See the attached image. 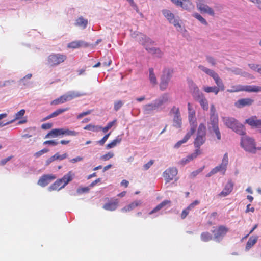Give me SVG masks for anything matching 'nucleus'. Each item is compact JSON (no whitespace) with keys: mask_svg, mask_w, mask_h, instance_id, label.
<instances>
[{"mask_svg":"<svg viewBox=\"0 0 261 261\" xmlns=\"http://www.w3.org/2000/svg\"><path fill=\"white\" fill-rule=\"evenodd\" d=\"M223 121L225 125L228 128L240 135L245 134V128L244 126L238 122V121L232 117H224L222 118Z\"/></svg>","mask_w":261,"mask_h":261,"instance_id":"nucleus-1","label":"nucleus"},{"mask_svg":"<svg viewBox=\"0 0 261 261\" xmlns=\"http://www.w3.org/2000/svg\"><path fill=\"white\" fill-rule=\"evenodd\" d=\"M198 68L205 72L207 75L212 77L217 85V87L221 91L225 90V86L222 79L219 77V75L214 70L210 69L202 65H199Z\"/></svg>","mask_w":261,"mask_h":261,"instance_id":"nucleus-2","label":"nucleus"},{"mask_svg":"<svg viewBox=\"0 0 261 261\" xmlns=\"http://www.w3.org/2000/svg\"><path fill=\"white\" fill-rule=\"evenodd\" d=\"M227 91L229 93L239 92L241 91L258 92L260 91L261 92V87L255 85L243 86L241 85H237L232 86L230 89L227 90Z\"/></svg>","mask_w":261,"mask_h":261,"instance_id":"nucleus-3","label":"nucleus"},{"mask_svg":"<svg viewBox=\"0 0 261 261\" xmlns=\"http://www.w3.org/2000/svg\"><path fill=\"white\" fill-rule=\"evenodd\" d=\"M83 94L74 91H70L65 94H64L59 98L54 99L51 101V105H58L63 103L67 101H69L74 98L80 97Z\"/></svg>","mask_w":261,"mask_h":261,"instance_id":"nucleus-4","label":"nucleus"},{"mask_svg":"<svg viewBox=\"0 0 261 261\" xmlns=\"http://www.w3.org/2000/svg\"><path fill=\"white\" fill-rule=\"evenodd\" d=\"M241 145L246 151L252 153H255L258 148L255 146L254 140L248 136H244L241 139Z\"/></svg>","mask_w":261,"mask_h":261,"instance_id":"nucleus-5","label":"nucleus"},{"mask_svg":"<svg viewBox=\"0 0 261 261\" xmlns=\"http://www.w3.org/2000/svg\"><path fill=\"white\" fill-rule=\"evenodd\" d=\"M67 59L66 55L61 54H52L47 57V64L55 67L63 63Z\"/></svg>","mask_w":261,"mask_h":261,"instance_id":"nucleus-6","label":"nucleus"},{"mask_svg":"<svg viewBox=\"0 0 261 261\" xmlns=\"http://www.w3.org/2000/svg\"><path fill=\"white\" fill-rule=\"evenodd\" d=\"M193 96L194 99L199 102L200 106L204 110H207L208 109V101L203 94L199 91L197 86L194 87Z\"/></svg>","mask_w":261,"mask_h":261,"instance_id":"nucleus-7","label":"nucleus"},{"mask_svg":"<svg viewBox=\"0 0 261 261\" xmlns=\"http://www.w3.org/2000/svg\"><path fill=\"white\" fill-rule=\"evenodd\" d=\"M170 114L173 115V126L177 128H180L182 125L180 110L178 107L173 106L170 111Z\"/></svg>","mask_w":261,"mask_h":261,"instance_id":"nucleus-8","label":"nucleus"},{"mask_svg":"<svg viewBox=\"0 0 261 261\" xmlns=\"http://www.w3.org/2000/svg\"><path fill=\"white\" fill-rule=\"evenodd\" d=\"M141 38L142 40H140V43L145 47L146 49L149 53L153 54H157L159 55L162 54V52L159 48L154 47L150 48L147 47V44L151 43L152 42L150 38L145 35H142Z\"/></svg>","mask_w":261,"mask_h":261,"instance_id":"nucleus-9","label":"nucleus"},{"mask_svg":"<svg viewBox=\"0 0 261 261\" xmlns=\"http://www.w3.org/2000/svg\"><path fill=\"white\" fill-rule=\"evenodd\" d=\"M178 171L176 168L172 167L166 169L163 173V176L167 182L172 180L177 174Z\"/></svg>","mask_w":261,"mask_h":261,"instance_id":"nucleus-10","label":"nucleus"},{"mask_svg":"<svg viewBox=\"0 0 261 261\" xmlns=\"http://www.w3.org/2000/svg\"><path fill=\"white\" fill-rule=\"evenodd\" d=\"M229 231V228L224 225H220L218 228L213 231L214 234V238L219 239L223 237Z\"/></svg>","mask_w":261,"mask_h":261,"instance_id":"nucleus-11","label":"nucleus"},{"mask_svg":"<svg viewBox=\"0 0 261 261\" xmlns=\"http://www.w3.org/2000/svg\"><path fill=\"white\" fill-rule=\"evenodd\" d=\"M188 119L189 122L192 126L191 127H194L195 130L197 126L196 120L195 118V111L192 108L190 103H188Z\"/></svg>","mask_w":261,"mask_h":261,"instance_id":"nucleus-12","label":"nucleus"},{"mask_svg":"<svg viewBox=\"0 0 261 261\" xmlns=\"http://www.w3.org/2000/svg\"><path fill=\"white\" fill-rule=\"evenodd\" d=\"M162 13L164 16L169 20L170 23H173L175 27H181L178 19H175L174 15L168 10H163Z\"/></svg>","mask_w":261,"mask_h":261,"instance_id":"nucleus-13","label":"nucleus"},{"mask_svg":"<svg viewBox=\"0 0 261 261\" xmlns=\"http://www.w3.org/2000/svg\"><path fill=\"white\" fill-rule=\"evenodd\" d=\"M119 200L118 199H112L110 201L106 203L102 206L105 210L109 211H115L119 206Z\"/></svg>","mask_w":261,"mask_h":261,"instance_id":"nucleus-14","label":"nucleus"},{"mask_svg":"<svg viewBox=\"0 0 261 261\" xmlns=\"http://www.w3.org/2000/svg\"><path fill=\"white\" fill-rule=\"evenodd\" d=\"M56 176L52 174H46L42 176L38 181V184L41 187L47 186L51 181L54 180Z\"/></svg>","mask_w":261,"mask_h":261,"instance_id":"nucleus-15","label":"nucleus"},{"mask_svg":"<svg viewBox=\"0 0 261 261\" xmlns=\"http://www.w3.org/2000/svg\"><path fill=\"white\" fill-rule=\"evenodd\" d=\"M254 100L250 98H242L237 100L235 103V106L238 108H241L246 106H250L253 104Z\"/></svg>","mask_w":261,"mask_h":261,"instance_id":"nucleus-16","label":"nucleus"},{"mask_svg":"<svg viewBox=\"0 0 261 261\" xmlns=\"http://www.w3.org/2000/svg\"><path fill=\"white\" fill-rule=\"evenodd\" d=\"M201 152L200 149H196L195 152L191 154L188 155L186 158H183L180 161V164L182 165H185L188 163L190 161L196 158L198 155L200 154Z\"/></svg>","mask_w":261,"mask_h":261,"instance_id":"nucleus-17","label":"nucleus"},{"mask_svg":"<svg viewBox=\"0 0 261 261\" xmlns=\"http://www.w3.org/2000/svg\"><path fill=\"white\" fill-rule=\"evenodd\" d=\"M197 7L198 9L202 13H207L212 16L214 15V11L213 9L210 7L208 5L203 3H198L197 5Z\"/></svg>","mask_w":261,"mask_h":261,"instance_id":"nucleus-18","label":"nucleus"},{"mask_svg":"<svg viewBox=\"0 0 261 261\" xmlns=\"http://www.w3.org/2000/svg\"><path fill=\"white\" fill-rule=\"evenodd\" d=\"M245 122L252 127L259 128L261 127V120L257 119L256 116H252L245 120Z\"/></svg>","mask_w":261,"mask_h":261,"instance_id":"nucleus-19","label":"nucleus"},{"mask_svg":"<svg viewBox=\"0 0 261 261\" xmlns=\"http://www.w3.org/2000/svg\"><path fill=\"white\" fill-rule=\"evenodd\" d=\"M195 132V128L191 127L190 130L188 132L186 135L185 136L182 140L178 141L174 145V147L176 148H179L181 145L183 143L187 142V141L189 139L191 136Z\"/></svg>","mask_w":261,"mask_h":261,"instance_id":"nucleus-20","label":"nucleus"},{"mask_svg":"<svg viewBox=\"0 0 261 261\" xmlns=\"http://www.w3.org/2000/svg\"><path fill=\"white\" fill-rule=\"evenodd\" d=\"M233 184L231 181H228L225 185L222 191L220 193V196L225 197L229 195L232 191Z\"/></svg>","mask_w":261,"mask_h":261,"instance_id":"nucleus-21","label":"nucleus"},{"mask_svg":"<svg viewBox=\"0 0 261 261\" xmlns=\"http://www.w3.org/2000/svg\"><path fill=\"white\" fill-rule=\"evenodd\" d=\"M89 45L87 43L81 40L74 41L68 43L67 45L68 48L73 49L80 48L82 46L87 47Z\"/></svg>","mask_w":261,"mask_h":261,"instance_id":"nucleus-22","label":"nucleus"},{"mask_svg":"<svg viewBox=\"0 0 261 261\" xmlns=\"http://www.w3.org/2000/svg\"><path fill=\"white\" fill-rule=\"evenodd\" d=\"M142 204V201L141 200H136L135 201L127 206L123 207L121 209V211L123 212H127L131 211L135 207L140 205Z\"/></svg>","mask_w":261,"mask_h":261,"instance_id":"nucleus-23","label":"nucleus"},{"mask_svg":"<svg viewBox=\"0 0 261 261\" xmlns=\"http://www.w3.org/2000/svg\"><path fill=\"white\" fill-rule=\"evenodd\" d=\"M74 176L75 174L72 171H69L66 174L64 175V176L61 178L63 183V186L65 187L70 181H72Z\"/></svg>","mask_w":261,"mask_h":261,"instance_id":"nucleus-24","label":"nucleus"},{"mask_svg":"<svg viewBox=\"0 0 261 261\" xmlns=\"http://www.w3.org/2000/svg\"><path fill=\"white\" fill-rule=\"evenodd\" d=\"M61 135H63L62 128H55L51 130L48 133H47L45 138H54Z\"/></svg>","mask_w":261,"mask_h":261,"instance_id":"nucleus-25","label":"nucleus"},{"mask_svg":"<svg viewBox=\"0 0 261 261\" xmlns=\"http://www.w3.org/2000/svg\"><path fill=\"white\" fill-rule=\"evenodd\" d=\"M64 187H65V186H63V183L62 180L61 179H59L48 188V190L50 191L54 190L59 191Z\"/></svg>","mask_w":261,"mask_h":261,"instance_id":"nucleus-26","label":"nucleus"},{"mask_svg":"<svg viewBox=\"0 0 261 261\" xmlns=\"http://www.w3.org/2000/svg\"><path fill=\"white\" fill-rule=\"evenodd\" d=\"M205 136L197 135L194 142L196 149H200V147L205 142Z\"/></svg>","mask_w":261,"mask_h":261,"instance_id":"nucleus-27","label":"nucleus"},{"mask_svg":"<svg viewBox=\"0 0 261 261\" xmlns=\"http://www.w3.org/2000/svg\"><path fill=\"white\" fill-rule=\"evenodd\" d=\"M173 72L174 71L172 69L165 68L163 70L161 78L169 82L172 76Z\"/></svg>","mask_w":261,"mask_h":261,"instance_id":"nucleus-28","label":"nucleus"},{"mask_svg":"<svg viewBox=\"0 0 261 261\" xmlns=\"http://www.w3.org/2000/svg\"><path fill=\"white\" fill-rule=\"evenodd\" d=\"M168 95L167 94H164L158 99H155L154 101V103L158 109L160 107L162 106L164 103L168 101Z\"/></svg>","mask_w":261,"mask_h":261,"instance_id":"nucleus-29","label":"nucleus"},{"mask_svg":"<svg viewBox=\"0 0 261 261\" xmlns=\"http://www.w3.org/2000/svg\"><path fill=\"white\" fill-rule=\"evenodd\" d=\"M218 122L219 119L218 115H213L212 116H210V124L211 126L208 127L209 130L211 131V128L216 126H218Z\"/></svg>","mask_w":261,"mask_h":261,"instance_id":"nucleus-30","label":"nucleus"},{"mask_svg":"<svg viewBox=\"0 0 261 261\" xmlns=\"http://www.w3.org/2000/svg\"><path fill=\"white\" fill-rule=\"evenodd\" d=\"M171 203V201L168 200H164L161 203L159 204L155 207H154L151 211L149 213V215H151L154 213L157 212L161 208L164 207L165 205L167 204H170Z\"/></svg>","mask_w":261,"mask_h":261,"instance_id":"nucleus-31","label":"nucleus"},{"mask_svg":"<svg viewBox=\"0 0 261 261\" xmlns=\"http://www.w3.org/2000/svg\"><path fill=\"white\" fill-rule=\"evenodd\" d=\"M88 24V20L83 17H79L75 21V25L84 29L86 28Z\"/></svg>","mask_w":261,"mask_h":261,"instance_id":"nucleus-32","label":"nucleus"},{"mask_svg":"<svg viewBox=\"0 0 261 261\" xmlns=\"http://www.w3.org/2000/svg\"><path fill=\"white\" fill-rule=\"evenodd\" d=\"M257 236L250 237L246 243L245 247L246 250H249L257 242Z\"/></svg>","mask_w":261,"mask_h":261,"instance_id":"nucleus-33","label":"nucleus"},{"mask_svg":"<svg viewBox=\"0 0 261 261\" xmlns=\"http://www.w3.org/2000/svg\"><path fill=\"white\" fill-rule=\"evenodd\" d=\"M203 90L206 93H214L215 95H217L218 93L221 91L216 86H205L203 87Z\"/></svg>","mask_w":261,"mask_h":261,"instance_id":"nucleus-34","label":"nucleus"},{"mask_svg":"<svg viewBox=\"0 0 261 261\" xmlns=\"http://www.w3.org/2000/svg\"><path fill=\"white\" fill-rule=\"evenodd\" d=\"M122 140V138L120 137V136H117L116 139L113 140L111 143L108 144L106 146V148L108 149L114 148L115 147L117 144H119L121 142Z\"/></svg>","mask_w":261,"mask_h":261,"instance_id":"nucleus-35","label":"nucleus"},{"mask_svg":"<svg viewBox=\"0 0 261 261\" xmlns=\"http://www.w3.org/2000/svg\"><path fill=\"white\" fill-rule=\"evenodd\" d=\"M84 129L85 130H91L94 132H97L99 131L100 130H101V127L98 126L97 125H93L92 124H89L86 125L84 127Z\"/></svg>","mask_w":261,"mask_h":261,"instance_id":"nucleus-36","label":"nucleus"},{"mask_svg":"<svg viewBox=\"0 0 261 261\" xmlns=\"http://www.w3.org/2000/svg\"><path fill=\"white\" fill-rule=\"evenodd\" d=\"M149 81L152 85H155L157 84V79L154 73L153 69L152 68H150L149 69Z\"/></svg>","mask_w":261,"mask_h":261,"instance_id":"nucleus-37","label":"nucleus"},{"mask_svg":"<svg viewBox=\"0 0 261 261\" xmlns=\"http://www.w3.org/2000/svg\"><path fill=\"white\" fill-rule=\"evenodd\" d=\"M156 109L157 108H156L154 102L145 105L143 107V110L146 113H148L152 111L156 110Z\"/></svg>","mask_w":261,"mask_h":261,"instance_id":"nucleus-38","label":"nucleus"},{"mask_svg":"<svg viewBox=\"0 0 261 261\" xmlns=\"http://www.w3.org/2000/svg\"><path fill=\"white\" fill-rule=\"evenodd\" d=\"M227 165L221 163V164L217 166L215 168H213V169L216 171V173L219 172H222L223 174H225V172L226 170Z\"/></svg>","mask_w":261,"mask_h":261,"instance_id":"nucleus-39","label":"nucleus"},{"mask_svg":"<svg viewBox=\"0 0 261 261\" xmlns=\"http://www.w3.org/2000/svg\"><path fill=\"white\" fill-rule=\"evenodd\" d=\"M182 4L180 5L182 9L189 10L192 6V4L190 0H182Z\"/></svg>","mask_w":261,"mask_h":261,"instance_id":"nucleus-40","label":"nucleus"},{"mask_svg":"<svg viewBox=\"0 0 261 261\" xmlns=\"http://www.w3.org/2000/svg\"><path fill=\"white\" fill-rule=\"evenodd\" d=\"M212 238V235L208 232H203L201 234V239L204 242H208L211 240Z\"/></svg>","mask_w":261,"mask_h":261,"instance_id":"nucleus-41","label":"nucleus"},{"mask_svg":"<svg viewBox=\"0 0 261 261\" xmlns=\"http://www.w3.org/2000/svg\"><path fill=\"white\" fill-rule=\"evenodd\" d=\"M197 135L206 136V127L203 123H200L199 124Z\"/></svg>","mask_w":261,"mask_h":261,"instance_id":"nucleus-42","label":"nucleus"},{"mask_svg":"<svg viewBox=\"0 0 261 261\" xmlns=\"http://www.w3.org/2000/svg\"><path fill=\"white\" fill-rule=\"evenodd\" d=\"M63 135H65L67 136H76L79 134V133L75 130H71L67 128H62Z\"/></svg>","mask_w":261,"mask_h":261,"instance_id":"nucleus-43","label":"nucleus"},{"mask_svg":"<svg viewBox=\"0 0 261 261\" xmlns=\"http://www.w3.org/2000/svg\"><path fill=\"white\" fill-rule=\"evenodd\" d=\"M25 110L24 109H21L19 111H18L17 113H16L15 115L14 119L12 120H11V123L15 121V120H18L20 118H21L25 114Z\"/></svg>","mask_w":261,"mask_h":261,"instance_id":"nucleus-44","label":"nucleus"},{"mask_svg":"<svg viewBox=\"0 0 261 261\" xmlns=\"http://www.w3.org/2000/svg\"><path fill=\"white\" fill-rule=\"evenodd\" d=\"M169 82V81L161 78V82L160 84V88L161 90L164 91L166 90L167 88Z\"/></svg>","mask_w":261,"mask_h":261,"instance_id":"nucleus-45","label":"nucleus"},{"mask_svg":"<svg viewBox=\"0 0 261 261\" xmlns=\"http://www.w3.org/2000/svg\"><path fill=\"white\" fill-rule=\"evenodd\" d=\"M69 109V108L58 109L56 110V111H55L54 112H53L51 114H52L53 117H55L60 115L61 114L64 113V112L68 111Z\"/></svg>","mask_w":261,"mask_h":261,"instance_id":"nucleus-46","label":"nucleus"},{"mask_svg":"<svg viewBox=\"0 0 261 261\" xmlns=\"http://www.w3.org/2000/svg\"><path fill=\"white\" fill-rule=\"evenodd\" d=\"M116 122V120H114L111 122H109L107 126L104 127H101V130L102 131L106 133L108 132V130H109Z\"/></svg>","mask_w":261,"mask_h":261,"instance_id":"nucleus-47","label":"nucleus"},{"mask_svg":"<svg viewBox=\"0 0 261 261\" xmlns=\"http://www.w3.org/2000/svg\"><path fill=\"white\" fill-rule=\"evenodd\" d=\"M195 18H196L197 20H198L201 23L207 25V23L206 20L202 17L201 15L198 13H195L194 15Z\"/></svg>","mask_w":261,"mask_h":261,"instance_id":"nucleus-48","label":"nucleus"},{"mask_svg":"<svg viewBox=\"0 0 261 261\" xmlns=\"http://www.w3.org/2000/svg\"><path fill=\"white\" fill-rule=\"evenodd\" d=\"M114 154L113 152H108L107 154H105L102 156H100V159L102 161H108L111 158H113L114 156Z\"/></svg>","mask_w":261,"mask_h":261,"instance_id":"nucleus-49","label":"nucleus"},{"mask_svg":"<svg viewBox=\"0 0 261 261\" xmlns=\"http://www.w3.org/2000/svg\"><path fill=\"white\" fill-rule=\"evenodd\" d=\"M211 130H212L215 134L218 140L221 139V133L219 128V126L211 128Z\"/></svg>","mask_w":261,"mask_h":261,"instance_id":"nucleus-50","label":"nucleus"},{"mask_svg":"<svg viewBox=\"0 0 261 261\" xmlns=\"http://www.w3.org/2000/svg\"><path fill=\"white\" fill-rule=\"evenodd\" d=\"M54 155L55 160H63L66 159L68 156L67 153H64L62 155H60L59 153H56Z\"/></svg>","mask_w":261,"mask_h":261,"instance_id":"nucleus-51","label":"nucleus"},{"mask_svg":"<svg viewBox=\"0 0 261 261\" xmlns=\"http://www.w3.org/2000/svg\"><path fill=\"white\" fill-rule=\"evenodd\" d=\"M123 105V102L121 100H118L115 102L114 107L115 111H117L122 107Z\"/></svg>","mask_w":261,"mask_h":261,"instance_id":"nucleus-52","label":"nucleus"},{"mask_svg":"<svg viewBox=\"0 0 261 261\" xmlns=\"http://www.w3.org/2000/svg\"><path fill=\"white\" fill-rule=\"evenodd\" d=\"M110 134H111V132L106 134L101 140L97 141V143H98L100 145H103L105 143V142H106L107 139H108Z\"/></svg>","mask_w":261,"mask_h":261,"instance_id":"nucleus-53","label":"nucleus"},{"mask_svg":"<svg viewBox=\"0 0 261 261\" xmlns=\"http://www.w3.org/2000/svg\"><path fill=\"white\" fill-rule=\"evenodd\" d=\"M48 151V149L44 148V149H42V150H41L36 152L34 154V156L35 157H36V158H39L41 155H42L44 153H45L47 152Z\"/></svg>","mask_w":261,"mask_h":261,"instance_id":"nucleus-54","label":"nucleus"},{"mask_svg":"<svg viewBox=\"0 0 261 261\" xmlns=\"http://www.w3.org/2000/svg\"><path fill=\"white\" fill-rule=\"evenodd\" d=\"M43 145H49L51 146L57 145L59 143L55 140H47L43 142Z\"/></svg>","mask_w":261,"mask_h":261,"instance_id":"nucleus-55","label":"nucleus"},{"mask_svg":"<svg viewBox=\"0 0 261 261\" xmlns=\"http://www.w3.org/2000/svg\"><path fill=\"white\" fill-rule=\"evenodd\" d=\"M207 61L213 66H215L216 64L215 59L211 56H206Z\"/></svg>","mask_w":261,"mask_h":261,"instance_id":"nucleus-56","label":"nucleus"},{"mask_svg":"<svg viewBox=\"0 0 261 261\" xmlns=\"http://www.w3.org/2000/svg\"><path fill=\"white\" fill-rule=\"evenodd\" d=\"M200 201L198 200H195L194 202L191 203L187 208L189 210H191L196 205H197L199 204Z\"/></svg>","mask_w":261,"mask_h":261,"instance_id":"nucleus-57","label":"nucleus"},{"mask_svg":"<svg viewBox=\"0 0 261 261\" xmlns=\"http://www.w3.org/2000/svg\"><path fill=\"white\" fill-rule=\"evenodd\" d=\"M53 127V124L51 123H43L41 125V128L43 129H48Z\"/></svg>","mask_w":261,"mask_h":261,"instance_id":"nucleus-58","label":"nucleus"},{"mask_svg":"<svg viewBox=\"0 0 261 261\" xmlns=\"http://www.w3.org/2000/svg\"><path fill=\"white\" fill-rule=\"evenodd\" d=\"M189 211H190L187 208L184 209L181 212V218L182 219H185L187 215H188Z\"/></svg>","mask_w":261,"mask_h":261,"instance_id":"nucleus-59","label":"nucleus"},{"mask_svg":"<svg viewBox=\"0 0 261 261\" xmlns=\"http://www.w3.org/2000/svg\"><path fill=\"white\" fill-rule=\"evenodd\" d=\"M91 112H92L91 110H88V111H87L86 112H82V113H80V114L78 115L77 118L78 119H81L83 117H84V116H86V115L90 114L91 113Z\"/></svg>","mask_w":261,"mask_h":261,"instance_id":"nucleus-60","label":"nucleus"},{"mask_svg":"<svg viewBox=\"0 0 261 261\" xmlns=\"http://www.w3.org/2000/svg\"><path fill=\"white\" fill-rule=\"evenodd\" d=\"M153 163L154 161L153 160H150L144 165V169L145 170H148L153 165Z\"/></svg>","mask_w":261,"mask_h":261,"instance_id":"nucleus-61","label":"nucleus"},{"mask_svg":"<svg viewBox=\"0 0 261 261\" xmlns=\"http://www.w3.org/2000/svg\"><path fill=\"white\" fill-rule=\"evenodd\" d=\"M222 163L227 166L228 164V156L227 153L224 154L222 161Z\"/></svg>","mask_w":261,"mask_h":261,"instance_id":"nucleus-62","label":"nucleus"},{"mask_svg":"<svg viewBox=\"0 0 261 261\" xmlns=\"http://www.w3.org/2000/svg\"><path fill=\"white\" fill-rule=\"evenodd\" d=\"M13 82V81L10 80H7L4 82H0V88L5 87L7 86L8 84H10Z\"/></svg>","mask_w":261,"mask_h":261,"instance_id":"nucleus-63","label":"nucleus"},{"mask_svg":"<svg viewBox=\"0 0 261 261\" xmlns=\"http://www.w3.org/2000/svg\"><path fill=\"white\" fill-rule=\"evenodd\" d=\"M83 160V158L80 156H77L75 158L72 159L70 160V162L72 163H75L77 162L81 161Z\"/></svg>","mask_w":261,"mask_h":261,"instance_id":"nucleus-64","label":"nucleus"}]
</instances>
